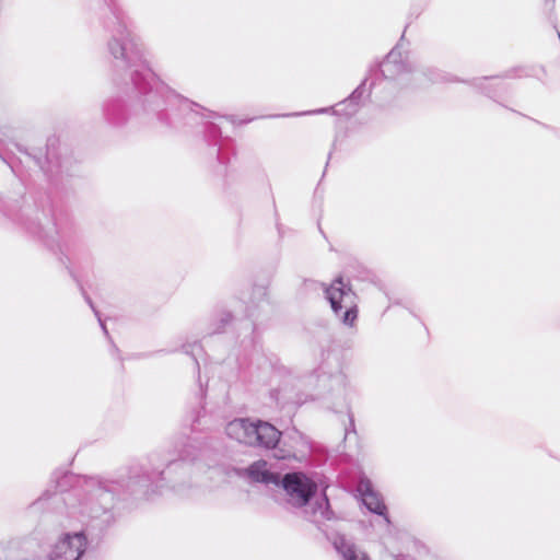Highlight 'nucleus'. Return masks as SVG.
<instances>
[{
    "mask_svg": "<svg viewBox=\"0 0 560 560\" xmlns=\"http://www.w3.org/2000/svg\"><path fill=\"white\" fill-rule=\"evenodd\" d=\"M280 482L285 491L288 503L295 508L306 505L317 491V485L301 472L287 474Z\"/></svg>",
    "mask_w": 560,
    "mask_h": 560,
    "instance_id": "nucleus-4",
    "label": "nucleus"
},
{
    "mask_svg": "<svg viewBox=\"0 0 560 560\" xmlns=\"http://www.w3.org/2000/svg\"><path fill=\"white\" fill-rule=\"evenodd\" d=\"M226 436L245 446L275 448L281 432L271 423L252 418H235L225 425Z\"/></svg>",
    "mask_w": 560,
    "mask_h": 560,
    "instance_id": "nucleus-2",
    "label": "nucleus"
},
{
    "mask_svg": "<svg viewBox=\"0 0 560 560\" xmlns=\"http://www.w3.org/2000/svg\"><path fill=\"white\" fill-rule=\"evenodd\" d=\"M328 508V501L326 498H322L320 502L316 503V508L313 509L312 514L314 517H316L317 514H319L322 517L326 516Z\"/></svg>",
    "mask_w": 560,
    "mask_h": 560,
    "instance_id": "nucleus-11",
    "label": "nucleus"
},
{
    "mask_svg": "<svg viewBox=\"0 0 560 560\" xmlns=\"http://www.w3.org/2000/svg\"><path fill=\"white\" fill-rule=\"evenodd\" d=\"M230 318H231V315H230V314H225V315L222 317V319H221V320H222V322H224V323H226V322H229V320H230Z\"/></svg>",
    "mask_w": 560,
    "mask_h": 560,
    "instance_id": "nucleus-16",
    "label": "nucleus"
},
{
    "mask_svg": "<svg viewBox=\"0 0 560 560\" xmlns=\"http://www.w3.org/2000/svg\"><path fill=\"white\" fill-rule=\"evenodd\" d=\"M383 77L394 79L405 72L411 71V62L407 54H404L400 46L393 48L380 65Z\"/></svg>",
    "mask_w": 560,
    "mask_h": 560,
    "instance_id": "nucleus-6",
    "label": "nucleus"
},
{
    "mask_svg": "<svg viewBox=\"0 0 560 560\" xmlns=\"http://www.w3.org/2000/svg\"><path fill=\"white\" fill-rule=\"evenodd\" d=\"M275 456H276L277 458H282V459H283V458L289 457L290 455H289V454H284L281 450H279V451L275 454Z\"/></svg>",
    "mask_w": 560,
    "mask_h": 560,
    "instance_id": "nucleus-14",
    "label": "nucleus"
},
{
    "mask_svg": "<svg viewBox=\"0 0 560 560\" xmlns=\"http://www.w3.org/2000/svg\"><path fill=\"white\" fill-rule=\"evenodd\" d=\"M325 294L330 303L331 310L340 317L342 324L350 327L353 326L358 317L355 294L351 288L343 282L342 278L336 279L327 287Z\"/></svg>",
    "mask_w": 560,
    "mask_h": 560,
    "instance_id": "nucleus-3",
    "label": "nucleus"
},
{
    "mask_svg": "<svg viewBox=\"0 0 560 560\" xmlns=\"http://www.w3.org/2000/svg\"><path fill=\"white\" fill-rule=\"evenodd\" d=\"M98 320H100V324H101L102 329H103L105 332H107V330H106V327H105L104 323L101 320V318H98Z\"/></svg>",
    "mask_w": 560,
    "mask_h": 560,
    "instance_id": "nucleus-17",
    "label": "nucleus"
},
{
    "mask_svg": "<svg viewBox=\"0 0 560 560\" xmlns=\"http://www.w3.org/2000/svg\"><path fill=\"white\" fill-rule=\"evenodd\" d=\"M364 86H365V81L351 94V96L349 97V100L347 102H343L340 105L355 104L361 98L363 93L365 92Z\"/></svg>",
    "mask_w": 560,
    "mask_h": 560,
    "instance_id": "nucleus-12",
    "label": "nucleus"
},
{
    "mask_svg": "<svg viewBox=\"0 0 560 560\" xmlns=\"http://www.w3.org/2000/svg\"><path fill=\"white\" fill-rule=\"evenodd\" d=\"M110 494L102 487L94 488L89 497L79 503L78 512L83 516L96 517L106 510Z\"/></svg>",
    "mask_w": 560,
    "mask_h": 560,
    "instance_id": "nucleus-7",
    "label": "nucleus"
},
{
    "mask_svg": "<svg viewBox=\"0 0 560 560\" xmlns=\"http://www.w3.org/2000/svg\"><path fill=\"white\" fill-rule=\"evenodd\" d=\"M327 112H328V108H320L317 110L307 112L306 114H322V113H327Z\"/></svg>",
    "mask_w": 560,
    "mask_h": 560,
    "instance_id": "nucleus-15",
    "label": "nucleus"
},
{
    "mask_svg": "<svg viewBox=\"0 0 560 560\" xmlns=\"http://www.w3.org/2000/svg\"><path fill=\"white\" fill-rule=\"evenodd\" d=\"M107 49L116 60L117 67L130 71L135 86L140 92H145V85L151 84L153 73L144 65L141 50L124 22L117 21L112 27V37L107 43Z\"/></svg>",
    "mask_w": 560,
    "mask_h": 560,
    "instance_id": "nucleus-1",
    "label": "nucleus"
},
{
    "mask_svg": "<svg viewBox=\"0 0 560 560\" xmlns=\"http://www.w3.org/2000/svg\"><path fill=\"white\" fill-rule=\"evenodd\" d=\"M246 472L249 479L256 482H262L266 485L280 483V476L278 474L270 471L267 467V462L265 460H257L253 463L246 469Z\"/></svg>",
    "mask_w": 560,
    "mask_h": 560,
    "instance_id": "nucleus-10",
    "label": "nucleus"
},
{
    "mask_svg": "<svg viewBox=\"0 0 560 560\" xmlns=\"http://www.w3.org/2000/svg\"><path fill=\"white\" fill-rule=\"evenodd\" d=\"M358 492L362 498L363 504L373 513L384 516L386 523H389V520L386 515V505L383 502L380 493L376 492L373 488V485L370 479L361 478L358 485Z\"/></svg>",
    "mask_w": 560,
    "mask_h": 560,
    "instance_id": "nucleus-8",
    "label": "nucleus"
},
{
    "mask_svg": "<svg viewBox=\"0 0 560 560\" xmlns=\"http://www.w3.org/2000/svg\"><path fill=\"white\" fill-rule=\"evenodd\" d=\"M332 545L343 560H370V557L366 552L360 550L343 535H336L332 538Z\"/></svg>",
    "mask_w": 560,
    "mask_h": 560,
    "instance_id": "nucleus-9",
    "label": "nucleus"
},
{
    "mask_svg": "<svg viewBox=\"0 0 560 560\" xmlns=\"http://www.w3.org/2000/svg\"><path fill=\"white\" fill-rule=\"evenodd\" d=\"M88 539L83 532L61 535L51 546L49 560H79L86 550Z\"/></svg>",
    "mask_w": 560,
    "mask_h": 560,
    "instance_id": "nucleus-5",
    "label": "nucleus"
},
{
    "mask_svg": "<svg viewBox=\"0 0 560 560\" xmlns=\"http://www.w3.org/2000/svg\"><path fill=\"white\" fill-rule=\"evenodd\" d=\"M257 295H258L259 298H261V299L266 298V295H267L266 289H265V288H259V289L257 290Z\"/></svg>",
    "mask_w": 560,
    "mask_h": 560,
    "instance_id": "nucleus-13",
    "label": "nucleus"
},
{
    "mask_svg": "<svg viewBox=\"0 0 560 560\" xmlns=\"http://www.w3.org/2000/svg\"><path fill=\"white\" fill-rule=\"evenodd\" d=\"M183 103H184V105H189L190 104V102H188L187 100H183Z\"/></svg>",
    "mask_w": 560,
    "mask_h": 560,
    "instance_id": "nucleus-18",
    "label": "nucleus"
}]
</instances>
